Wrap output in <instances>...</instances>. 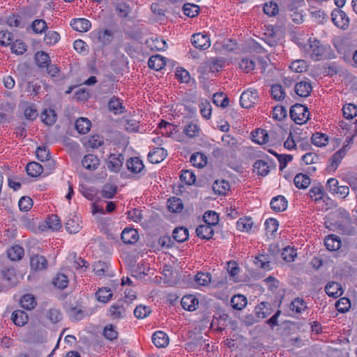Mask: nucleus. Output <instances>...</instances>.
I'll return each instance as SVG.
<instances>
[{
	"label": "nucleus",
	"mask_w": 357,
	"mask_h": 357,
	"mask_svg": "<svg viewBox=\"0 0 357 357\" xmlns=\"http://www.w3.org/2000/svg\"><path fill=\"white\" fill-rule=\"evenodd\" d=\"M296 43L301 49L313 60L321 61L326 56L328 46L321 45L319 41L308 35L299 34L296 38Z\"/></svg>",
	"instance_id": "obj_1"
},
{
	"label": "nucleus",
	"mask_w": 357,
	"mask_h": 357,
	"mask_svg": "<svg viewBox=\"0 0 357 357\" xmlns=\"http://www.w3.org/2000/svg\"><path fill=\"white\" fill-rule=\"evenodd\" d=\"M338 215H341L338 220L334 223H330L327 227H333L334 229L337 230L343 234L350 235L353 233L354 229L351 225V218L349 214L344 210L340 211Z\"/></svg>",
	"instance_id": "obj_2"
},
{
	"label": "nucleus",
	"mask_w": 357,
	"mask_h": 357,
	"mask_svg": "<svg viewBox=\"0 0 357 357\" xmlns=\"http://www.w3.org/2000/svg\"><path fill=\"white\" fill-rule=\"evenodd\" d=\"M290 116L296 123L302 125L309 119L310 112L305 105L296 104L291 107Z\"/></svg>",
	"instance_id": "obj_3"
},
{
	"label": "nucleus",
	"mask_w": 357,
	"mask_h": 357,
	"mask_svg": "<svg viewBox=\"0 0 357 357\" xmlns=\"http://www.w3.org/2000/svg\"><path fill=\"white\" fill-rule=\"evenodd\" d=\"M331 19L333 24L342 30H346L349 26V17L340 8H335L332 11Z\"/></svg>",
	"instance_id": "obj_4"
},
{
	"label": "nucleus",
	"mask_w": 357,
	"mask_h": 357,
	"mask_svg": "<svg viewBox=\"0 0 357 357\" xmlns=\"http://www.w3.org/2000/svg\"><path fill=\"white\" fill-rule=\"evenodd\" d=\"M303 1L300 0H293L287 6L289 15L291 20L296 24L303 22V15L300 8L303 6Z\"/></svg>",
	"instance_id": "obj_5"
},
{
	"label": "nucleus",
	"mask_w": 357,
	"mask_h": 357,
	"mask_svg": "<svg viewBox=\"0 0 357 357\" xmlns=\"http://www.w3.org/2000/svg\"><path fill=\"white\" fill-rule=\"evenodd\" d=\"M124 157L118 153H110L106 160L107 168L113 172H119L123 164Z\"/></svg>",
	"instance_id": "obj_6"
},
{
	"label": "nucleus",
	"mask_w": 357,
	"mask_h": 357,
	"mask_svg": "<svg viewBox=\"0 0 357 357\" xmlns=\"http://www.w3.org/2000/svg\"><path fill=\"white\" fill-rule=\"evenodd\" d=\"M258 93L255 89L245 91L240 97V104L242 107L250 108L257 101Z\"/></svg>",
	"instance_id": "obj_7"
},
{
	"label": "nucleus",
	"mask_w": 357,
	"mask_h": 357,
	"mask_svg": "<svg viewBox=\"0 0 357 357\" xmlns=\"http://www.w3.org/2000/svg\"><path fill=\"white\" fill-rule=\"evenodd\" d=\"M349 149V147L347 146L346 145H343V146L337 151L331 157L330 160V165H328V168L331 171H335L338 167L339 165L340 164L342 160L345 156L347 152Z\"/></svg>",
	"instance_id": "obj_8"
},
{
	"label": "nucleus",
	"mask_w": 357,
	"mask_h": 357,
	"mask_svg": "<svg viewBox=\"0 0 357 357\" xmlns=\"http://www.w3.org/2000/svg\"><path fill=\"white\" fill-rule=\"evenodd\" d=\"M191 43L195 47L201 50H206L211 45L208 36L202 33L193 34L191 38Z\"/></svg>",
	"instance_id": "obj_9"
},
{
	"label": "nucleus",
	"mask_w": 357,
	"mask_h": 357,
	"mask_svg": "<svg viewBox=\"0 0 357 357\" xmlns=\"http://www.w3.org/2000/svg\"><path fill=\"white\" fill-rule=\"evenodd\" d=\"M167 151L162 147L153 149L148 155V159L150 162L157 164L162 162L167 156Z\"/></svg>",
	"instance_id": "obj_10"
},
{
	"label": "nucleus",
	"mask_w": 357,
	"mask_h": 357,
	"mask_svg": "<svg viewBox=\"0 0 357 357\" xmlns=\"http://www.w3.org/2000/svg\"><path fill=\"white\" fill-rule=\"evenodd\" d=\"M91 35L102 45L110 43L113 39V33L108 29L95 31L91 33Z\"/></svg>",
	"instance_id": "obj_11"
},
{
	"label": "nucleus",
	"mask_w": 357,
	"mask_h": 357,
	"mask_svg": "<svg viewBox=\"0 0 357 357\" xmlns=\"http://www.w3.org/2000/svg\"><path fill=\"white\" fill-rule=\"evenodd\" d=\"M72 28L79 32H86L91 27V22L85 18L73 19L70 22Z\"/></svg>",
	"instance_id": "obj_12"
},
{
	"label": "nucleus",
	"mask_w": 357,
	"mask_h": 357,
	"mask_svg": "<svg viewBox=\"0 0 357 357\" xmlns=\"http://www.w3.org/2000/svg\"><path fill=\"white\" fill-rule=\"evenodd\" d=\"M65 226L69 233H77L82 228L81 220L77 215H70L67 220Z\"/></svg>",
	"instance_id": "obj_13"
},
{
	"label": "nucleus",
	"mask_w": 357,
	"mask_h": 357,
	"mask_svg": "<svg viewBox=\"0 0 357 357\" xmlns=\"http://www.w3.org/2000/svg\"><path fill=\"white\" fill-rule=\"evenodd\" d=\"M152 342L158 348H163L169 344V337L163 331H158L152 335Z\"/></svg>",
	"instance_id": "obj_14"
},
{
	"label": "nucleus",
	"mask_w": 357,
	"mask_h": 357,
	"mask_svg": "<svg viewBox=\"0 0 357 357\" xmlns=\"http://www.w3.org/2000/svg\"><path fill=\"white\" fill-rule=\"evenodd\" d=\"M181 305L183 309L188 311H194L196 310L199 301L195 295H185L181 298Z\"/></svg>",
	"instance_id": "obj_15"
},
{
	"label": "nucleus",
	"mask_w": 357,
	"mask_h": 357,
	"mask_svg": "<svg viewBox=\"0 0 357 357\" xmlns=\"http://www.w3.org/2000/svg\"><path fill=\"white\" fill-rule=\"evenodd\" d=\"M20 305L26 310H32L37 305V300L33 294H26L21 297Z\"/></svg>",
	"instance_id": "obj_16"
},
{
	"label": "nucleus",
	"mask_w": 357,
	"mask_h": 357,
	"mask_svg": "<svg viewBox=\"0 0 357 357\" xmlns=\"http://www.w3.org/2000/svg\"><path fill=\"white\" fill-rule=\"evenodd\" d=\"M139 238L136 229L132 228H125L121 233V239L126 244H132Z\"/></svg>",
	"instance_id": "obj_17"
},
{
	"label": "nucleus",
	"mask_w": 357,
	"mask_h": 357,
	"mask_svg": "<svg viewBox=\"0 0 357 357\" xmlns=\"http://www.w3.org/2000/svg\"><path fill=\"white\" fill-rule=\"evenodd\" d=\"M213 227L207 224H202L199 225L196 229L197 236L202 239H210L214 234Z\"/></svg>",
	"instance_id": "obj_18"
},
{
	"label": "nucleus",
	"mask_w": 357,
	"mask_h": 357,
	"mask_svg": "<svg viewBox=\"0 0 357 357\" xmlns=\"http://www.w3.org/2000/svg\"><path fill=\"white\" fill-rule=\"evenodd\" d=\"M340 238L336 235L331 234L324 239V244L327 250L330 251H336L341 247Z\"/></svg>",
	"instance_id": "obj_19"
},
{
	"label": "nucleus",
	"mask_w": 357,
	"mask_h": 357,
	"mask_svg": "<svg viewBox=\"0 0 357 357\" xmlns=\"http://www.w3.org/2000/svg\"><path fill=\"white\" fill-rule=\"evenodd\" d=\"M82 164L86 169L95 170L99 166V159L93 154H88L83 158Z\"/></svg>",
	"instance_id": "obj_20"
},
{
	"label": "nucleus",
	"mask_w": 357,
	"mask_h": 357,
	"mask_svg": "<svg viewBox=\"0 0 357 357\" xmlns=\"http://www.w3.org/2000/svg\"><path fill=\"white\" fill-rule=\"evenodd\" d=\"M148 64L150 68L160 70L165 66V58L159 54L152 56L149 58Z\"/></svg>",
	"instance_id": "obj_21"
},
{
	"label": "nucleus",
	"mask_w": 357,
	"mask_h": 357,
	"mask_svg": "<svg viewBox=\"0 0 357 357\" xmlns=\"http://www.w3.org/2000/svg\"><path fill=\"white\" fill-rule=\"evenodd\" d=\"M128 169L135 174L139 173L144 169V164L142 160L137 157L130 158L126 162Z\"/></svg>",
	"instance_id": "obj_22"
},
{
	"label": "nucleus",
	"mask_w": 357,
	"mask_h": 357,
	"mask_svg": "<svg viewBox=\"0 0 357 357\" xmlns=\"http://www.w3.org/2000/svg\"><path fill=\"white\" fill-rule=\"evenodd\" d=\"M294 89L298 96L307 97L312 91V86L308 82L301 81L295 85Z\"/></svg>",
	"instance_id": "obj_23"
},
{
	"label": "nucleus",
	"mask_w": 357,
	"mask_h": 357,
	"mask_svg": "<svg viewBox=\"0 0 357 357\" xmlns=\"http://www.w3.org/2000/svg\"><path fill=\"white\" fill-rule=\"evenodd\" d=\"M271 207L275 211H283L287 207V201L283 196L275 197L271 201Z\"/></svg>",
	"instance_id": "obj_24"
},
{
	"label": "nucleus",
	"mask_w": 357,
	"mask_h": 357,
	"mask_svg": "<svg viewBox=\"0 0 357 357\" xmlns=\"http://www.w3.org/2000/svg\"><path fill=\"white\" fill-rule=\"evenodd\" d=\"M325 291L329 296L333 298H337L342 296L343 293L341 284L334 282L327 284L325 288Z\"/></svg>",
	"instance_id": "obj_25"
},
{
	"label": "nucleus",
	"mask_w": 357,
	"mask_h": 357,
	"mask_svg": "<svg viewBox=\"0 0 357 357\" xmlns=\"http://www.w3.org/2000/svg\"><path fill=\"white\" fill-rule=\"evenodd\" d=\"M30 264L33 270L40 271L47 268V262L45 257L34 255L31 257Z\"/></svg>",
	"instance_id": "obj_26"
},
{
	"label": "nucleus",
	"mask_w": 357,
	"mask_h": 357,
	"mask_svg": "<svg viewBox=\"0 0 357 357\" xmlns=\"http://www.w3.org/2000/svg\"><path fill=\"white\" fill-rule=\"evenodd\" d=\"M11 319L15 325L18 326H23L27 323L29 316L25 312L17 310L13 312Z\"/></svg>",
	"instance_id": "obj_27"
},
{
	"label": "nucleus",
	"mask_w": 357,
	"mask_h": 357,
	"mask_svg": "<svg viewBox=\"0 0 357 357\" xmlns=\"http://www.w3.org/2000/svg\"><path fill=\"white\" fill-rule=\"evenodd\" d=\"M109 315L113 319H121L126 315V310L123 305L114 303L109 307Z\"/></svg>",
	"instance_id": "obj_28"
},
{
	"label": "nucleus",
	"mask_w": 357,
	"mask_h": 357,
	"mask_svg": "<svg viewBox=\"0 0 357 357\" xmlns=\"http://www.w3.org/2000/svg\"><path fill=\"white\" fill-rule=\"evenodd\" d=\"M252 141L259 144H264L268 142V134L264 129H257L252 132Z\"/></svg>",
	"instance_id": "obj_29"
},
{
	"label": "nucleus",
	"mask_w": 357,
	"mask_h": 357,
	"mask_svg": "<svg viewBox=\"0 0 357 357\" xmlns=\"http://www.w3.org/2000/svg\"><path fill=\"white\" fill-rule=\"evenodd\" d=\"M194 167L202 168L207 164V157L202 153H193L190 160Z\"/></svg>",
	"instance_id": "obj_30"
},
{
	"label": "nucleus",
	"mask_w": 357,
	"mask_h": 357,
	"mask_svg": "<svg viewBox=\"0 0 357 357\" xmlns=\"http://www.w3.org/2000/svg\"><path fill=\"white\" fill-rule=\"evenodd\" d=\"M56 118L55 111L52 109H45L41 113L42 121L47 126L53 125L56 122Z\"/></svg>",
	"instance_id": "obj_31"
},
{
	"label": "nucleus",
	"mask_w": 357,
	"mask_h": 357,
	"mask_svg": "<svg viewBox=\"0 0 357 357\" xmlns=\"http://www.w3.org/2000/svg\"><path fill=\"white\" fill-rule=\"evenodd\" d=\"M254 172L262 176L269 173L268 163L264 160H257L253 165Z\"/></svg>",
	"instance_id": "obj_32"
},
{
	"label": "nucleus",
	"mask_w": 357,
	"mask_h": 357,
	"mask_svg": "<svg viewBox=\"0 0 357 357\" xmlns=\"http://www.w3.org/2000/svg\"><path fill=\"white\" fill-rule=\"evenodd\" d=\"M91 126V121L86 118H79L75 122L76 130L80 134L87 133L90 130Z\"/></svg>",
	"instance_id": "obj_33"
},
{
	"label": "nucleus",
	"mask_w": 357,
	"mask_h": 357,
	"mask_svg": "<svg viewBox=\"0 0 357 357\" xmlns=\"http://www.w3.org/2000/svg\"><path fill=\"white\" fill-rule=\"evenodd\" d=\"M289 309L293 312L300 314L307 309V304L303 298H296L291 301Z\"/></svg>",
	"instance_id": "obj_34"
},
{
	"label": "nucleus",
	"mask_w": 357,
	"mask_h": 357,
	"mask_svg": "<svg viewBox=\"0 0 357 357\" xmlns=\"http://www.w3.org/2000/svg\"><path fill=\"white\" fill-rule=\"evenodd\" d=\"M252 225L253 221L250 217L241 218L236 222L237 229L244 232H248L250 231Z\"/></svg>",
	"instance_id": "obj_35"
},
{
	"label": "nucleus",
	"mask_w": 357,
	"mask_h": 357,
	"mask_svg": "<svg viewBox=\"0 0 357 357\" xmlns=\"http://www.w3.org/2000/svg\"><path fill=\"white\" fill-rule=\"evenodd\" d=\"M7 255L11 261L20 260L24 255V249L22 247L16 245L7 250Z\"/></svg>",
	"instance_id": "obj_36"
},
{
	"label": "nucleus",
	"mask_w": 357,
	"mask_h": 357,
	"mask_svg": "<svg viewBox=\"0 0 357 357\" xmlns=\"http://www.w3.org/2000/svg\"><path fill=\"white\" fill-rule=\"evenodd\" d=\"M247 305V298L241 294L234 295L231 299V305L234 309L241 310Z\"/></svg>",
	"instance_id": "obj_37"
},
{
	"label": "nucleus",
	"mask_w": 357,
	"mask_h": 357,
	"mask_svg": "<svg viewBox=\"0 0 357 357\" xmlns=\"http://www.w3.org/2000/svg\"><path fill=\"white\" fill-rule=\"evenodd\" d=\"M61 220L56 215H52L47 218L45 227H47L52 231H57L61 228Z\"/></svg>",
	"instance_id": "obj_38"
},
{
	"label": "nucleus",
	"mask_w": 357,
	"mask_h": 357,
	"mask_svg": "<svg viewBox=\"0 0 357 357\" xmlns=\"http://www.w3.org/2000/svg\"><path fill=\"white\" fill-rule=\"evenodd\" d=\"M167 208L173 213L181 212L183 208L182 200L178 197H172L167 202Z\"/></svg>",
	"instance_id": "obj_39"
},
{
	"label": "nucleus",
	"mask_w": 357,
	"mask_h": 357,
	"mask_svg": "<svg viewBox=\"0 0 357 357\" xmlns=\"http://www.w3.org/2000/svg\"><path fill=\"white\" fill-rule=\"evenodd\" d=\"M43 167L40 164L36 162H31L27 164L26 170L28 175L32 177H37L43 172Z\"/></svg>",
	"instance_id": "obj_40"
},
{
	"label": "nucleus",
	"mask_w": 357,
	"mask_h": 357,
	"mask_svg": "<svg viewBox=\"0 0 357 357\" xmlns=\"http://www.w3.org/2000/svg\"><path fill=\"white\" fill-rule=\"evenodd\" d=\"M294 181L298 188L305 189L310 185L311 180L307 175L298 174L294 177Z\"/></svg>",
	"instance_id": "obj_41"
},
{
	"label": "nucleus",
	"mask_w": 357,
	"mask_h": 357,
	"mask_svg": "<svg viewBox=\"0 0 357 357\" xmlns=\"http://www.w3.org/2000/svg\"><path fill=\"white\" fill-rule=\"evenodd\" d=\"M230 188V185L228 181L225 180H217L213 185L214 192L218 195H225Z\"/></svg>",
	"instance_id": "obj_42"
},
{
	"label": "nucleus",
	"mask_w": 357,
	"mask_h": 357,
	"mask_svg": "<svg viewBox=\"0 0 357 357\" xmlns=\"http://www.w3.org/2000/svg\"><path fill=\"white\" fill-rule=\"evenodd\" d=\"M344 135L347 136L344 145L349 147L353 143L354 138L357 135V120L349 125V130Z\"/></svg>",
	"instance_id": "obj_43"
},
{
	"label": "nucleus",
	"mask_w": 357,
	"mask_h": 357,
	"mask_svg": "<svg viewBox=\"0 0 357 357\" xmlns=\"http://www.w3.org/2000/svg\"><path fill=\"white\" fill-rule=\"evenodd\" d=\"M98 301L104 303L109 302L112 297V293L109 288L102 287L98 290L96 294Z\"/></svg>",
	"instance_id": "obj_44"
},
{
	"label": "nucleus",
	"mask_w": 357,
	"mask_h": 357,
	"mask_svg": "<svg viewBox=\"0 0 357 357\" xmlns=\"http://www.w3.org/2000/svg\"><path fill=\"white\" fill-rule=\"evenodd\" d=\"M199 132V126L195 122L188 123L183 128V132L190 138L198 136Z\"/></svg>",
	"instance_id": "obj_45"
},
{
	"label": "nucleus",
	"mask_w": 357,
	"mask_h": 357,
	"mask_svg": "<svg viewBox=\"0 0 357 357\" xmlns=\"http://www.w3.org/2000/svg\"><path fill=\"white\" fill-rule=\"evenodd\" d=\"M307 63L305 60L298 59L291 62L289 66L290 69L295 73H301L305 72L307 69Z\"/></svg>",
	"instance_id": "obj_46"
},
{
	"label": "nucleus",
	"mask_w": 357,
	"mask_h": 357,
	"mask_svg": "<svg viewBox=\"0 0 357 357\" xmlns=\"http://www.w3.org/2000/svg\"><path fill=\"white\" fill-rule=\"evenodd\" d=\"M342 114L344 118L351 119L357 116V107L351 103L346 104L342 107Z\"/></svg>",
	"instance_id": "obj_47"
},
{
	"label": "nucleus",
	"mask_w": 357,
	"mask_h": 357,
	"mask_svg": "<svg viewBox=\"0 0 357 357\" xmlns=\"http://www.w3.org/2000/svg\"><path fill=\"white\" fill-rule=\"evenodd\" d=\"M173 238L178 242H183L188 239L189 233L185 227H177L173 231Z\"/></svg>",
	"instance_id": "obj_48"
},
{
	"label": "nucleus",
	"mask_w": 357,
	"mask_h": 357,
	"mask_svg": "<svg viewBox=\"0 0 357 357\" xmlns=\"http://www.w3.org/2000/svg\"><path fill=\"white\" fill-rule=\"evenodd\" d=\"M203 220L205 224L213 227L218 224L219 216L215 212L208 211L204 214Z\"/></svg>",
	"instance_id": "obj_49"
},
{
	"label": "nucleus",
	"mask_w": 357,
	"mask_h": 357,
	"mask_svg": "<svg viewBox=\"0 0 357 357\" xmlns=\"http://www.w3.org/2000/svg\"><path fill=\"white\" fill-rule=\"evenodd\" d=\"M108 107L109 109L115 114H122L123 112L122 102L120 101L119 98H111L109 102Z\"/></svg>",
	"instance_id": "obj_50"
},
{
	"label": "nucleus",
	"mask_w": 357,
	"mask_h": 357,
	"mask_svg": "<svg viewBox=\"0 0 357 357\" xmlns=\"http://www.w3.org/2000/svg\"><path fill=\"white\" fill-rule=\"evenodd\" d=\"M211 280V275L208 273H198L195 276V281L197 286H206Z\"/></svg>",
	"instance_id": "obj_51"
},
{
	"label": "nucleus",
	"mask_w": 357,
	"mask_h": 357,
	"mask_svg": "<svg viewBox=\"0 0 357 357\" xmlns=\"http://www.w3.org/2000/svg\"><path fill=\"white\" fill-rule=\"evenodd\" d=\"M227 270L234 281L237 282V276L240 271L238 264L234 261H229L227 264Z\"/></svg>",
	"instance_id": "obj_52"
},
{
	"label": "nucleus",
	"mask_w": 357,
	"mask_h": 357,
	"mask_svg": "<svg viewBox=\"0 0 357 357\" xmlns=\"http://www.w3.org/2000/svg\"><path fill=\"white\" fill-rule=\"evenodd\" d=\"M312 143L317 146H324L328 142V137L323 133L316 132L312 136Z\"/></svg>",
	"instance_id": "obj_53"
},
{
	"label": "nucleus",
	"mask_w": 357,
	"mask_h": 357,
	"mask_svg": "<svg viewBox=\"0 0 357 357\" xmlns=\"http://www.w3.org/2000/svg\"><path fill=\"white\" fill-rule=\"evenodd\" d=\"M183 13L185 15H187L190 17H194L198 15L199 11V8L196 4L188 3L184 4V6L183 7Z\"/></svg>",
	"instance_id": "obj_54"
},
{
	"label": "nucleus",
	"mask_w": 357,
	"mask_h": 357,
	"mask_svg": "<svg viewBox=\"0 0 357 357\" xmlns=\"http://www.w3.org/2000/svg\"><path fill=\"white\" fill-rule=\"evenodd\" d=\"M324 191L321 186H313L309 190L310 197L317 202L323 199Z\"/></svg>",
	"instance_id": "obj_55"
},
{
	"label": "nucleus",
	"mask_w": 357,
	"mask_h": 357,
	"mask_svg": "<svg viewBox=\"0 0 357 357\" xmlns=\"http://www.w3.org/2000/svg\"><path fill=\"white\" fill-rule=\"evenodd\" d=\"M213 103L221 107H225L229 105V100L222 93H215L213 96Z\"/></svg>",
	"instance_id": "obj_56"
},
{
	"label": "nucleus",
	"mask_w": 357,
	"mask_h": 357,
	"mask_svg": "<svg viewBox=\"0 0 357 357\" xmlns=\"http://www.w3.org/2000/svg\"><path fill=\"white\" fill-rule=\"evenodd\" d=\"M181 180L187 185H192L196 181L195 174L190 170H182L180 175Z\"/></svg>",
	"instance_id": "obj_57"
},
{
	"label": "nucleus",
	"mask_w": 357,
	"mask_h": 357,
	"mask_svg": "<svg viewBox=\"0 0 357 357\" xmlns=\"http://www.w3.org/2000/svg\"><path fill=\"white\" fill-rule=\"evenodd\" d=\"M296 255V250L294 248L289 246L284 248L282 252V259L289 262L294 261Z\"/></svg>",
	"instance_id": "obj_58"
},
{
	"label": "nucleus",
	"mask_w": 357,
	"mask_h": 357,
	"mask_svg": "<svg viewBox=\"0 0 357 357\" xmlns=\"http://www.w3.org/2000/svg\"><path fill=\"white\" fill-rule=\"evenodd\" d=\"M68 277L66 275L61 273L57 274L53 280L54 285L61 289L66 288L68 285Z\"/></svg>",
	"instance_id": "obj_59"
},
{
	"label": "nucleus",
	"mask_w": 357,
	"mask_h": 357,
	"mask_svg": "<svg viewBox=\"0 0 357 357\" xmlns=\"http://www.w3.org/2000/svg\"><path fill=\"white\" fill-rule=\"evenodd\" d=\"M11 51L15 54H22L26 50V46L25 43L21 40H16L15 42L10 44Z\"/></svg>",
	"instance_id": "obj_60"
},
{
	"label": "nucleus",
	"mask_w": 357,
	"mask_h": 357,
	"mask_svg": "<svg viewBox=\"0 0 357 357\" xmlns=\"http://www.w3.org/2000/svg\"><path fill=\"white\" fill-rule=\"evenodd\" d=\"M151 50L156 51H165L167 48L166 42L159 38H156L155 40H151V44H149Z\"/></svg>",
	"instance_id": "obj_61"
},
{
	"label": "nucleus",
	"mask_w": 357,
	"mask_h": 357,
	"mask_svg": "<svg viewBox=\"0 0 357 357\" xmlns=\"http://www.w3.org/2000/svg\"><path fill=\"white\" fill-rule=\"evenodd\" d=\"M222 142L223 146L229 149H234L237 146V140L228 134L222 135Z\"/></svg>",
	"instance_id": "obj_62"
},
{
	"label": "nucleus",
	"mask_w": 357,
	"mask_h": 357,
	"mask_svg": "<svg viewBox=\"0 0 357 357\" xmlns=\"http://www.w3.org/2000/svg\"><path fill=\"white\" fill-rule=\"evenodd\" d=\"M351 307V303L349 300L343 297L340 298L335 303V307L338 312H345L349 310Z\"/></svg>",
	"instance_id": "obj_63"
},
{
	"label": "nucleus",
	"mask_w": 357,
	"mask_h": 357,
	"mask_svg": "<svg viewBox=\"0 0 357 357\" xmlns=\"http://www.w3.org/2000/svg\"><path fill=\"white\" fill-rule=\"evenodd\" d=\"M264 12L268 16H275L279 12L278 6L275 2L266 3L264 6Z\"/></svg>",
	"instance_id": "obj_64"
}]
</instances>
